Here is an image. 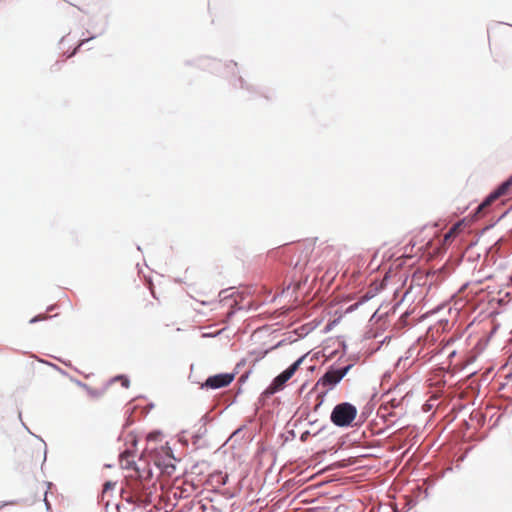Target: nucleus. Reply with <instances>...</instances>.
<instances>
[{"instance_id":"nucleus-3","label":"nucleus","mask_w":512,"mask_h":512,"mask_svg":"<svg viewBox=\"0 0 512 512\" xmlns=\"http://www.w3.org/2000/svg\"><path fill=\"white\" fill-rule=\"evenodd\" d=\"M510 196H512V176L486 197V199L478 206L475 215L477 217L482 216L485 213V210L496 200Z\"/></svg>"},{"instance_id":"nucleus-8","label":"nucleus","mask_w":512,"mask_h":512,"mask_svg":"<svg viewBox=\"0 0 512 512\" xmlns=\"http://www.w3.org/2000/svg\"><path fill=\"white\" fill-rule=\"evenodd\" d=\"M114 381H121V384L123 387L125 388H128L129 387V380L128 378L124 377V376H118L116 378H114Z\"/></svg>"},{"instance_id":"nucleus-12","label":"nucleus","mask_w":512,"mask_h":512,"mask_svg":"<svg viewBox=\"0 0 512 512\" xmlns=\"http://www.w3.org/2000/svg\"><path fill=\"white\" fill-rule=\"evenodd\" d=\"M45 318H46L45 316H43V317H35V318L31 319L30 322L33 323V322L38 321L39 319H45Z\"/></svg>"},{"instance_id":"nucleus-14","label":"nucleus","mask_w":512,"mask_h":512,"mask_svg":"<svg viewBox=\"0 0 512 512\" xmlns=\"http://www.w3.org/2000/svg\"><path fill=\"white\" fill-rule=\"evenodd\" d=\"M125 456H129V454L128 453L122 454V457H125Z\"/></svg>"},{"instance_id":"nucleus-10","label":"nucleus","mask_w":512,"mask_h":512,"mask_svg":"<svg viewBox=\"0 0 512 512\" xmlns=\"http://www.w3.org/2000/svg\"><path fill=\"white\" fill-rule=\"evenodd\" d=\"M114 485H115V484H112L111 482H106V483L104 484V489H103V491H104V492H106L107 490H109V489L113 488V487H114Z\"/></svg>"},{"instance_id":"nucleus-2","label":"nucleus","mask_w":512,"mask_h":512,"mask_svg":"<svg viewBox=\"0 0 512 512\" xmlns=\"http://www.w3.org/2000/svg\"><path fill=\"white\" fill-rule=\"evenodd\" d=\"M357 416V408L348 402L337 404L331 413V421L338 427H347Z\"/></svg>"},{"instance_id":"nucleus-7","label":"nucleus","mask_w":512,"mask_h":512,"mask_svg":"<svg viewBox=\"0 0 512 512\" xmlns=\"http://www.w3.org/2000/svg\"><path fill=\"white\" fill-rule=\"evenodd\" d=\"M471 220L468 219H462L458 221L456 224L450 228V238L460 234L461 232L465 231L470 227Z\"/></svg>"},{"instance_id":"nucleus-6","label":"nucleus","mask_w":512,"mask_h":512,"mask_svg":"<svg viewBox=\"0 0 512 512\" xmlns=\"http://www.w3.org/2000/svg\"><path fill=\"white\" fill-rule=\"evenodd\" d=\"M41 462V454L40 451L33 449L32 447H28L24 449L19 455V466L22 469L31 468L32 466H37Z\"/></svg>"},{"instance_id":"nucleus-5","label":"nucleus","mask_w":512,"mask_h":512,"mask_svg":"<svg viewBox=\"0 0 512 512\" xmlns=\"http://www.w3.org/2000/svg\"><path fill=\"white\" fill-rule=\"evenodd\" d=\"M235 375L233 373H221L210 376L206 379L202 387L207 389H219L227 387L234 380Z\"/></svg>"},{"instance_id":"nucleus-4","label":"nucleus","mask_w":512,"mask_h":512,"mask_svg":"<svg viewBox=\"0 0 512 512\" xmlns=\"http://www.w3.org/2000/svg\"><path fill=\"white\" fill-rule=\"evenodd\" d=\"M304 359H305V355L300 357L291 366H289L285 371H283L281 374H279L277 377H275L274 380L272 381L271 385L267 388L266 393L274 394L277 391L281 390L283 388L284 384L289 379H291L292 376L295 374V372L299 369V367L302 364Z\"/></svg>"},{"instance_id":"nucleus-1","label":"nucleus","mask_w":512,"mask_h":512,"mask_svg":"<svg viewBox=\"0 0 512 512\" xmlns=\"http://www.w3.org/2000/svg\"><path fill=\"white\" fill-rule=\"evenodd\" d=\"M351 368L352 365H347L339 369L329 368L316 382V388L322 390L323 396L326 395L340 383Z\"/></svg>"},{"instance_id":"nucleus-13","label":"nucleus","mask_w":512,"mask_h":512,"mask_svg":"<svg viewBox=\"0 0 512 512\" xmlns=\"http://www.w3.org/2000/svg\"><path fill=\"white\" fill-rule=\"evenodd\" d=\"M448 240V233L443 235V241L446 242Z\"/></svg>"},{"instance_id":"nucleus-11","label":"nucleus","mask_w":512,"mask_h":512,"mask_svg":"<svg viewBox=\"0 0 512 512\" xmlns=\"http://www.w3.org/2000/svg\"><path fill=\"white\" fill-rule=\"evenodd\" d=\"M293 291H296L300 288V285H301V282L300 281H297L293 284Z\"/></svg>"},{"instance_id":"nucleus-9","label":"nucleus","mask_w":512,"mask_h":512,"mask_svg":"<svg viewBox=\"0 0 512 512\" xmlns=\"http://www.w3.org/2000/svg\"><path fill=\"white\" fill-rule=\"evenodd\" d=\"M88 393L92 397H100L103 394L101 391L93 390V389H88Z\"/></svg>"}]
</instances>
